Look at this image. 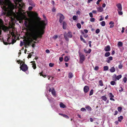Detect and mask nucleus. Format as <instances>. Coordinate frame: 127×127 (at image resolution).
Instances as JSON below:
<instances>
[{
  "instance_id": "28",
  "label": "nucleus",
  "mask_w": 127,
  "mask_h": 127,
  "mask_svg": "<svg viewBox=\"0 0 127 127\" xmlns=\"http://www.w3.org/2000/svg\"><path fill=\"white\" fill-rule=\"evenodd\" d=\"M101 98L103 100L105 101H106L107 100V97L105 96H102L101 97Z\"/></svg>"
},
{
  "instance_id": "5",
  "label": "nucleus",
  "mask_w": 127,
  "mask_h": 127,
  "mask_svg": "<svg viewBox=\"0 0 127 127\" xmlns=\"http://www.w3.org/2000/svg\"><path fill=\"white\" fill-rule=\"evenodd\" d=\"M21 63H20V68L21 70L24 72H25L28 70V67L26 64H25V62H23V64L21 65Z\"/></svg>"
},
{
  "instance_id": "21",
  "label": "nucleus",
  "mask_w": 127,
  "mask_h": 127,
  "mask_svg": "<svg viewBox=\"0 0 127 127\" xmlns=\"http://www.w3.org/2000/svg\"><path fill=\"white\" fill-rule=\"evenodd\" d=\"M123 43L121 41L119 42L117 44V46L119 47H121L123 46Z\"/></svg>"
},
{
  "instance_id": "25",
  "label": "nucleus",
  "mask_w": 127,
  "mask_h": 127,
  "mask_svg": "<svg viewBox=\"0 0 127 127\" xmlns=\"http://www.w3.org/2000/svg\"><path fill=\"white\" fill-rule=\"evenodd\" d=\"M110 55V53L108 52L105 53L104 56L105 57H107L109 56Z\"/></svg>"
},
{
  "instance_id": "50",
  "label": "nucleus",
  "mask_w": 127,
  "mask_h": 127,
  "mask_svg": "<svg viewBox=\"0 0 127 127\" xmlns=\"http://www.w3.org/2000/svg\"><path fill=\"white\" fill-rule=\"evenodd\" d=\"M24 45V42L22 41H20V46H22Z\"/></svg>"
},
{
  "instance_id": "19",
  "label": "nucleus",
  "mask_w": 127,
  "mask_h": 127,
  "mask_svg": "<svg viewBox=\"0 0 127 127\" xmlns=\"http://www.w3.org/2000/svg\"><path fill=\"white\" fill-rule=\"evenodd\" d=\"M110 71L112 73L114 72L115 71V68L114 66L112 67L110 69Z\"/></svg>"
},
{
  "instance_id": "33",
  "label": "nucleus",
  "mask_w": 127,
  "mask_h": 127,
  "mask_svg": "<svg viewBox=\"0 0 127 127\" xmlns=\"http://www.w3.org/2000/svg\"><path fill=\"white\" fill-rule=\"evenodd\" d=\"M99 85L101 86H102L103 85V82L102 80H100L99 81Z\"/></svg>"
},
{
  "instance_id": "29",
  "label": "nucleus",
  "mask_w": 127,
  "mask_h": 127,
  "mask_svg": "<svg viewBox=\"0 0 127 127\" xmlns=\"http://www.w3.org/2000/svg\"><path fill=\"white\" fill-rule=\"evenodd\" d=\"M100 24L102 26H104L105 25V22L104 21H103L100 23Z\"/></svg>"
},
{
  "instance_id": "23",
  "label": "nucleus",
  "mask_w": 127,
  "mask_h": 127,
  "mask_svg": "<svg viewBox=\"0 0 127 127\" xmlns=\"http://www.w3.org/2000/svg\"><path fill=\"white\" fill-rule=\"evenodd\" d=\"M91 51V49H89L88 51L87 50L85 49L84 51L85 53H90Z\"/></svg>"
},
{
  "instance_id": "1",
  "label": "nucleus",
  "mask_w": 127,
  "mask_h": 127,
  "mask_svg": "<svg viewBox=\"0 0 127 127\" xmlns=\"http://www.w3.org/2000/svg\"><path fill=\"white\" fill-rule=\"evenodd\" d=\"M24 25L30 31V32H44L46 25L44 20L40 21L37 24L34 25H31L28 23L27 21L25 20Z\"/></svg>"
},
{
  "instance_id": "38",
  "label": "nucleus",
  "mask_w": 127,
  "mask_h": 127,
  "mask_svg": "<svg viewBox=\"0 0 127 127\" xmlns=\"http://www.w3.org/2000/svg\"><path fill=\"white\" fill-rule=\"evenodd\" d=\"M63 117L67 119H68L69 118V117L67 115L65 114L63 115Z\"/></svg>"
},
{
  "instance_id": "31",
  "label": "nucleus",
  "mask_w": 127,
  "mask_h": 127,
  "mask_svg": "<svg viewBox=\"0 0 127 127\" xmlns=\"http://www.w3.org/2000/svg\"><path fill=\"white\" fill-rule=\"evenodd\" d=\"M109 68L107 66H105L103 67V69L104 71L107 70Z\"/></svg>"
},
{
  "instance_id": "59",
  "label": "nucleus",
  "mask_w": 127,
  "mask_h": 127,
  "mask_svg": "<svg viewBox=\"0 0 127 127\" xmlns=\"http://www.w3.org/2000/svg\"><path fill=\"white\" fill-rule=\"evenodd\" d=\"M43 71H42L41 72L39 73V74H40V76H42V75H43Z\"/></svg>"
},
{
  "instance_id": "13",
  "label": "nucleus",
  "mask_w": 127,
  "mask_h": 127,
  "mask_svg": "<svg viewBox=\"0 0 127 127\" xmlns=\"http://www.w3.org/2000/svg\"><path fill=\"white\" fill-rule=\"evenodd\" d=\"M110 46L109 45H108L106 46L105 47L104 49V50L106 52L110 51Z\"/></svg>"
},
{
  "instance_id": "58",
  "label": "nucleus",
  "mask_w": 127,
  "mask_h": 127,
  "mask_svg": "<svg viewBox=\"0 0 127 127\" xmlns=\"http://www.w3.org/2000/svg\"><path fill=\"white\" fill-rule=\"evenodd\" d=\"M120 48V51L121 52L123 51L124 49V48L123 47L122 48Z\"/></svg>"
},
{
  "instance_id": "3",
  "label": "nucleus",
  "mask_w": 127,
  "mask_h": 127,
  "mask_svg": "<svg viewBox=\"0 0 127 127\" xmlns=\"http://www.w3.org/2000/svg\"><path fill=\"white\" fill-rule=\"evenodd\" d=\"M18 32H9L10 34H8L7 38V42H5L3 40V42L5 45L13 44L16 41V40H19L21 38L20 34H18Z\"/></svg>"
},
{
  "instance_id": "4",
  "label": "nucleus",
  "mask_w": 127,
  "mask_h": 127,
  "mask_svg": "<svg viewBox=\"0 0 127 127\" xmlns=\"http://www.w3.org/2000/svg\"><path fill=\"white\" fill-rule=\"evenodd\" d=\"M4 23L2 19L0 18V32H2L1 30L4 32H13V27L11 26L9 28L4 25Z\"/></svg>"
},
{
  "instance_id": "48",
  "label": "nucleus",
  "mask_w": 127,
  "mask_h": 127,
  "mask_svg": "<svg viewBox=\"0 0 127 127\" xmlns=\"http://www.w3.org/2000/svg\"><path fill=\"white\" fill-rule=\"evenodd\" d=\"M90 20L91 21V22H93L95 21V19L94 18H92L90 19Z\"/></svg>"
},
{
  "instance_id": "39",
  "label": "nucleus",
  "mask_w": 127,
  "mask_h": 127,
  "mask_svg": "<svg viewBox=\"0 0 127 127\" xmlns=\"http://www.w3.org/2000/svg\"><path fill=\"white\" fill-rule=\"evenodd\" d=\"M110 84L111 85H114L116 84V83L114 81H112L111 82Z\"/></svg>"
},
{
  "instance_id": "8",
  "label": "nucleus",
  "mask_w": 127,
  "mask_h": 127,
  "mask_svg": "<svg viewBox=\"0 0 127 127\" xmlns=\"http://www.w3.org/2000/svg\"><path fill=\"white\" fill-rule=\"evenodd\" d=\"M85 57L83 54H80V63H82L85 59Z\"/></svg>"
},
{
  "instance_id": "24",
  "label": "nucleus",
  "mask_w": 127,
  "mask_h": 127,
  "mask_svg": "<svg viewBox=\"0 0 127 127\" xmlns=\"http://www.w3.org/2000/svg\"><path fill=\"white\" fill-rule=\"evenodd\" d=\"M73 77V75L72 73L71 72L69 73L68 74V77L69 78H71Z\"/></svg>"
},
{
  "instance_id": "11",
  "label": "nucleus",
  "mask_w": 127,
  "mask_h": 127,
  "mask_svg": "<svg viewBox=\"0 0 127 127\" xmlns=\"http://www.w3.org/2000/svg\"><path fill=\"white\" fill-rule=\"evenodd\" d=\"M108 95L109 96V97H110V99L111 100L113 101H115L114 99L113 98L114 97V96L111 93H109Z\"/></svg>"
},
{
  "instance_id": "61",
  "label": "nucleus",
  "mask_w": 127,
  "mask_h": 127,
  "mask_svg": "<svg viewBox=\"0 0 127 127\" xmlns=\"http://www.w3.org/2000/svg\"><path fill=\"white\" fill-rule=\"evenodd\" d=\"M115 123L116 125H118L119 124V122L118 121H116L115 122Z\"/></svg>"
},
{
  "instance_id": "35",
  "label": "nucleus",
  "mask_w": 127,
  "mask_h": 127,
  "mask_svg": "<svg viewBox=\"0 0 127 127\" xmlns=\"http://www.w3.org/2000/svg\"><path fill=\"white\" fill-rule=\"evenodd\" d=\"M80 39L81 40L83 41L84 43H86V41H85V40H84V39H83V38H82V36H80Z\"/></svg>"
},
{
  "instance_id": "26",
  "label": "nucleus",
  "mask_w": 127,
  "mask_h": 127,
  "mask_svg": "<svg viewBox=\"0 0 127 127\" xmlns=\"http://www.w3.org/2000/svg\"><path fill=\"white\" fill-rule=\"evenodd\" d=\"M60 106L61 107L64 108L65 107V105L62 103L61 102L60 104Z\"/></svg>"
},
{
  "instance_id": "36",
  "label": "nucleus",
  "mask_w": 127,
  "mask_h": 127,
  "mask_svg": "<svg viewBox=\"0 0 127 127\" xmlns=\"http://www.w3.org/2000/svg\"><path fill=\"white\" fill-rule=\"evenodd\" d=\"M93 89H92L91 90V91L90 92L89 95L90 96H91V95H92L93 94Z\"/></svg>"
},
{
  "instance_id": "16",
  "label": "nucleus",
  "mask_w": 127,
  "mask_h": 127,
  "mask_svg": "<svg viewBox=\"0 0 127 127\" xmlns=\"http://www.w3.org/2000/svg\"><path fill=\"white\" fill-rule=\"evenodd\" d=\"M31 63H32V67L34 69H35L36 68V64L35 63V61H32L31 62Z\"/></svg>"
},
{
  "instance_id": "27",
  "label": "nucleus",
  "mask_w": 127,
  "mask_h": 127,
  "mask_svg": "<svg viewBox=\"0 0 127 127\" xmlns=\"http://www.w3.org/2000/svg\"><path fill=\"white\" fill-rule=\"evenodd\" d=\"M123 117L122 116H120V117H118V120L119 122H121L122 120L123 119Z\"/></svg>"
},
{
  "instance_id": "64",
  "label": "nucleus",
  "mask_w": 127,
  "mask_h": 127,
  "mask_svg": "<svg viewBox=\"0 0 127 127\" xmlns=\"http://www.w3.org/2000/svg\"><path fill=\"white\" fill-rule=\"evenodd\" d=\"M92 12L93 13H96V10H94L92 11Z\"/></svg>"
},
{
  "instance_id": "22",
  "label": "nucleus",
  "mask_w": 127,
  "mask_h": 127,
  "mask_svg": "<svg viewBox=\"0 0 127 127\" xmlns=\"http://www.w3.org/2000/svg\"><path fill=\"white\" fill-rule=\"evenodd\" d=\"M109 24L110 25V28H112L114 26V23L112 21H111L110 22Z\"/></svg>"
},
{
  "instance_id": "40",
  "label": "nucleus",
  "mask_w": 127,
  "mask_h": 127,
  "mask_svg": "<svg viewBox=\"0 0 127 127\" xmlns=\"http://www.w3.org/2000/svg\"><path fill=\"white\" fill-rule=\"evenodd\" d=\"M72 18L73 20H75L77 19V17L76 16L74 15L73 16Z\"/></svg>"
},
{
  "instance_id": "51",
  "label": "nucleus",
  "mask_w": 127,
  "mask_h": 127,
  "mask_svg": "<svg viewBox=\"0 0 127 127\" xmlns=\"http://www.w3.org/2000/svg\"><path fill=\"white\" fill-rule=\"evenodd\" d=\"M120 89L119 90V91L120 92H121L123 91V89L122 87H120Z\"/></svg>"
},
{
  "instance_id": "15",
  "label": "nucleus",
  "mask_w": 127,
  "mask_h": 127,
  "mask_svg": "<svg viewBox=\"0 0 127 127\" xmlns=\"http://www.w3.org/2000/svg\"><path fill=\"white\" fill-rule=\"evenodd\" d=\"M116 6L117 7L118 9L117 10L122 11V7L120 3H118L116 5Z\"/></svg>"
},
{
  "instance_id": "41",
  "label": "nucleus",
  "mask_w": 127,
  "mask_h": 127,
  "mask_svg": "<svg viewBox=\"0 0 127 127\" xmlns=\"http://www.w3.org/2000/svg\"><path fill=\"white\" fill-rule=\"evenodd\" d=\"M118 13L119 15H121L123 14V12L121 11L118 10Z\"/></svg>"
},
{
  "instance_id": "12",
  "label": "nucleus",
  "mask_w": 127,
  "mask_h": 127,
  "mask_svg": "<svg viewBox=\"0 0 127 127\" xmlns=\"http://www.w3.org/2000/svg\"><path fill=\"white\" fill-rule=\"evenodd\" d=\"M89 88L87 86H85L84 88V93H87L89 91Z\"/></svg>"
},
{
  "instance_id": "14",
  "label": "nucleus",
  "mask_w": 127,
  "mask_h": 127,
  "mask_svg": "<svg viewBox=\"0 0 127 127\" xmlns=\"http://www.w3.org/2000/svg\"><path fill=\"white\" fill-rule=\"evenodd\" d=\"M112 60V57L110 56L107 58L106 61L108 63H110V61Z\"/></svg>"
},
{
  "instance_id": "10",
  "label": "nucleus",
  "mask_w": 127,
  "mask_h": 127,
  "mask_svg": "<svg viewBox=\"0 0 127 127\" xmlns=\"http://www.w3.org/2000/svg\"><path fill=\"white\" fill-rule=\"evenodd\" d=\"M59 15L60 16L59 22L60 23H62L64 19V17L62 14H59Z\"/></svg>"
},
{
  "instance_id": "53",
  "label": "nucleus",
  "mask_w": 127,
  "mask_h": 127,
  "mask_svg": "<svg viewBox=\"0 0 127 127\" xmlns=\"http://www.w3.org/2000/svg\"><path fill=\"white\" fill-rule=\"evenodd\" d=\"M89 15L91 17H93V15L92 13L90 12L89 13Z\"/></svg>"
},
{
  "instance_id": "2",
  "label": "nucleus",
  "mask_w": 127,
  "mask_h": 127,
  "mask_svg": "<svg viewBox=\"0 0 127 127\" xmlns=\"http://www.w3.org/2000/svg\"><path fill=\"white\" fill-rule=\"evenodd\" d=\"M25 38L26 40L27 44L29 45L33 42L36 43L33 40L36 41L38 38L41 37L44 32H25Z\"/></svg>"
},
{
  "instance_id": "54",
  "label": "nucleus",
  "mask_w": 127,
  "mask_h": 127,
  "mask_svg": "<svg viewBox=\"0 0 127 127\" xmlns=\"http://www.w3.org/2000/svg\"><path fill=\"white\" fill-rule=\"evenodd\" d=\"M101 0H98L97 1L96 4L97 5H98L99 4V2Z\"/></svg>"
},
{
  "instance_id": "47",
  "label": "nucleus",
  "mask_w": 127,
  "mask_h": 127,
  "mask_svg": "<svg viewBox=\"0 0 127 127\" xmlns=\"http://www.w3.org/2000/svg\"><path fill=\"white\" fill-rule=\"evenodd\" d=\"M59 60L60 62H62L63 60V58L62 57H60L59 58Z\"/></svg>"
},
{
  "instance_id": "32",
  "label": "nucleus",
  "mask_w": 127,
  "mask_h": 127,
  "mask_svg": "<svg viewBox=\"0 0 127 127\" xmlns=\"http://www.w3.org/2000/svg\"><path fill=\"white\" fill-rule=\"evenodd\" d=\"M87 32H82V34L85 37H87L88 36V35L86 33Z\"/></svg>"
},
{
  "instance_id": "30",
  "label": "nucleus",
  "mask_w": 127,
  "mask_h": 127,
  "mask_svg": "<svg viewBox=\"0 0 127 127\" xmlns=\"http://www.w3.org/2000/svg\"><path fill=\"white\" fill-rule=\"evenodd\" d=\"M86 108L88 111H91L92 110L91 108L89 106H86Z\"/></svg>"
},
{
  "instance_id": "55",
  "label": "nucleus",
  "mask_w": 127,
  "mask_h": 127,
  "mask_svg": "<svg viewBox=\"0 0 127 127\" xmlns=\"http://www.w3.org/2000/svg\"><path fill=\"white\" fill-rule=\"evenodd\" d=\"M32 9V6H29L28 8V9L29 10H31Z\"/></svg>"
},
{
  "instance_id": "62",
  "label": "nucleus",
  "mask_w": 127,
  "mask_h": 127,
  "mask_svg": "<svg viewBox=\"0 0 127 127\" xmlns=\"http://www.w3.org/2000/svg\"><path fill=\"white\" fill-rule=\"evenodd\" d=\"M77 27H78V28L79 29V23H78L77 24Z\"/></svg>"
},
{
  "instance_id": "37",
  "label": "nucleus",
  "mask_w": 127,
  "mask_h": 127,
  "mask_svg": "<svg viewBox=\"0 0 127 127\" xmlns=\"http://www.w3.org/2000/svg\"><path fill=\"white\" fill-rule=\"evenodd\" d=\"M122 108L121 107H119L118 108V110L119 112H121L122 110Z\"/></svg>"
},
{
  "instance_id": "9",
  "label": "nucleus",
  "mask_w": 127,
  "mask_h": 127,
  "mask_svg": "<svg viewBox=\"0 0 127 127\" xmlns=\"http://www.w3.org/2000/svg\"><path fill=\"white\" fill-rule=\"evenodd\" d=\"M18 0V4H17L16 3V5H19V8L20 9L21 8H23L24 4L21 2V0Z\"/></svg>"
},
{
  "instance_id": "57",
  "label": "nucleus",
  "mask_w": 127,
  "mask_h": 127,
  "mask_svg": "<svg viewBox=\"0 0 127 127\" xmlns=\"http://www.w3.org/2000/svg\"><path fill=\"white\" fill-rule=\"evenodd\" d=\"M45 52L46 53H50V51L49 50L47 49L46 50Z\"/></svg>"
},
{
  "instance_id": "46",
  "label": "nucleus",
  "mask_w": 127,
  "mask_h": 127,
  "mask_svg": "<svg viewBox=\"0 0 127 127\" xmlns=\"http://www.w3.org/2000/svg\"><path fill=\"white\" fill-rule=\"evenodd\" d=\"M81 110L82 111H86V109L84 108H82L81 109Z\"/></svg>"
},
{
  "instance_id": "63",
  "label": "nucleus",
  "mask_w": 127,
  "mask_h": 127,
  "mask_svg": "<svg viewBox=\"0 0 127 127\" xmlns=\"http://www.w3.org/2000/svg\"><path fill=\"white\" fill-rule=\"evenodd\" d=\"M106 6V4L105 3H103L102 4V7H105Z\"/></svg>"
},
{
  "instance_id": "6",
  "label": "nucleus",
  "mask_w": 127,
  "mask_h": 127,
  "mask_svg": "<svg viewBox=\"0 0 127 127\" xmlns=\"http://www.w3.org/2000/svg\"><path fill=\"white\" fill-rule=\"evenodd\" d=\"M64 39L66 41H68L69 39L68 38H71L72 36L71 32H65L64 34Z\"/></svg>"
},
{
  "instance_id": "60",
  "label": "nucleus",
  "mask_w": 127,
  "mask_h": 127,
  "mask_svg": "<svg viewBox=\"0 0 127 127\" xmlns=\"http://www.w3.org/2000/svg\"><path fill=\"white\" fill-rule=\"evenodd\" d=\"M118 113V112L117 111V110H116L115 112V113L114 114V115H117V114Z\"/></svg>"
},
{
  "instance_id": "20",
  "label": "nucleus",
  "mask_w": 127,
  "mask_h": 127,
  "mask_svg": "<svg viewBox=\"0 0 127 127\" xmlns=\"http://www.w3.org/2000/svg\"><path fill=\"white\" fill-rule=\"evenodd\" d=\"M52 95L54 96H56V93L54 89L53 88L52 89V91L51 92Z\"/></svg>"
},
{
  "instance_id": "45",
  "label": "nucleus",
  "mask_w": 127,
  "mask_h": 127,
  "mask_svg": "<svg viewBox=\"0 0 127 127\" xmlns=\"http://www.w3.org/2000/svg\"><path fill=\"white\" fill-rule=\"evenodd\" d=\"M54 65V64L53 63H50L49 64V65L51 67H52Z\"/></svg>"
},
{
  "instance_id": "56",
  "label": "nucleus",
  "mask_w": 127,
  "mask_h": 127,
  "mask_svg": "<svg viewBox=\"0 0 127 127\" xmlns=\"http://www.w3.org/2000/svg\"><path fill=\"white\" fill-rule=\"evenodd\" d=\"M17 62H19L18 64L19 63V62H21V63H23V61H21V60H17Z\"/></svg>"
},
{
  "instance_id": "34",
  "label": "nucleus",
  "mask_w": 127,
  "mask_h": 127,
  "mask_svg": "<svg viewBox=\"0 0 127 127\" xmlns=\"http://www.w3.org/2000/svg\"><path fill=\"white\" fill-rule=\"evenodd\" d=\"M69 60L68 57L67 56H66L64 58V61H65L67 62Z\"/></svg>"
},
{
  "instance_id": "17",
  "label": "nucleus",
  "mask_w": 127,
  "mask_h": 127,
  "mask_svg": "<svg viewBox=\"0 0 127 127\" xmlns=\"http://www.w3.org/2000/svg\"><path fill=\"white\" fill-rule=\"evenodd\" d=\"M97 11L99 12H101L103 10V8L101 7H97Z\"/></svg>"
},
{
  "instance_id": "49",
  "label": "nucleus",
  "mask_w": 127,
  "mask_h": 127,
  "mask_svg": "<svg viewBox=\"0 0 127 127\" xmlns=\"http://www.w3.org/2000/svg\"><path fill=\"white\" fill-rule=\"evenodd\" d=\"M99 69V67L97 66H96L94 68V70H98Z\"/></svg>"
},
{
  "instance_id": "18",
  "label": "nucleus",
  "mask_w": 127,
  "mask_h": 127,
  "mask_svg": "<svg viewBox=\"0 0 127 127\" xmlns=\"http://www.w3.org/2000/svg\"><path fill=\"white\" fill-rule=\"evenodd\" d=\"M67 24L66 22L64 21L63 23V28L64 29H65L66 28Z\"/></svg>"
},
{
  "instance_id": "43",
  "label": "nucleus",
  "mask_w": 127,
  "mask_h": 127,
  "mask_svg": "<svg viewBox=\"0 0 127 127\" xmlns=\"http://www.w3.org/2000/svg\"><path fill=\"white\" fill-rule=\"evenodd\" d=\"M123 65L120 64L118 66V68H119L121 69L123 67Z\"/></svg>"
},
{
  "instance_id": "7",
  "label": "nucleus",
  "mask_w": 127,
  "mask_h": 127,
  "mask_svg": "<svg viewBox=\"0 0 127 127\" xmlns=\"http://www.w3.org/2000/svg\"><path fill=\"white\" fill-rule=\"evenodd\" d=\"M122 76L121 75H120L117 76L116 74H114L113 76V80L114 81H116L117 80H119L122 77Z\"/></svg>"
},
{
  "instance_id": "52",
  "label": "nucleus",
  "mask_w": 127,
  "mask_h": 127,
  "mask_svg": "<svg viewBox=\"0 0 127 127\" xmlns=\"http://www.w3.org/2000/svg\"><path fill=\"white\" fill-rule=\"evenodd\" d=\"M58 36L57 35H54L53 36V38L54 39H56L58 37Z\"/></svg>"
},
{
  "instance_id": "44",
  "label": "nucleus",
  "mask_w": 127,
  "mask_h": 127,
  "mask_svg": "<svg viewBox=\"0 0 127 127\" xmlns=\"http://www.w3.org/2000/svg\"><path fill=\"white\" fill-rule=\"evenodd\" d=\"M123 80L124 81L125 83H126L127 81V78L126 77H124L123 79Z\"/></svg>"
},
{
  "instance_id": "42",
  "label": "nucleus",
  "mask_w": 127,
  "mask_h": 127,
  "mask_svg": "<svg viewBox=\"0 0 127 127\" xmlns=\"http://www.w3.org/2000/svg\"><path fill=\"white\" fill-rule=\"evenodd\" d=\"M31 53L32 54L33 53V52H31L28 55V58H31L32 56V54H31Z\"/></svg>"
}]
</instances>
